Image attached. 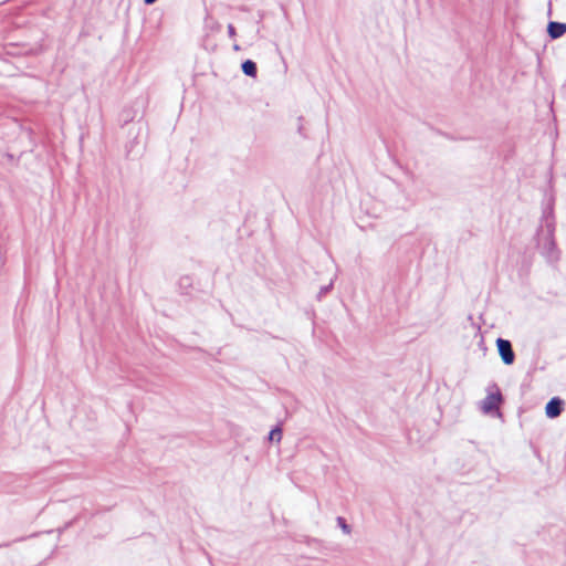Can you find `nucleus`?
<instances>
[{
  "mask_svg": "<svg viewBox=\"0 0 566 566\" xmlns=\"http://www.w3.org/2000/svg\"><path fill=\"white\" fill-rule=\"evenodd\" d=\"M337 524L345 534H350L352 527L347 524L346 520L342 516L337 517Z\"/></svg>",
  "mask_w": 566,
  "mask_h": 566,
  "instance_id": "6e6552de",
  "label": "nucleus"
},
{
  "mask_svg": "<svg viewBox=\"0 0 566 566\" xmlns=\"http://www.w3.org/2000/svg\"><path fill=\"white\" fill-rule=\"evenodd\" d=\"M156 1H157V0H144V2H145L146 4H153V3H155Z\"/></svg>",
  "mask_w": 566,
  "mask_h": 566,
  "instance_id": "9d476101",
  "label": "nucleus"
},
{
  "mask_svg": "<svg viewBox=\"0 0 566 566\" xmlns=\"http://www.w3.org/2000/svg\"><path fill=\"white\" fill-rule=\"evenodd\" d=\"M242 71L245 75L254 77L256 75V65L253 61L247 60L242 63Z\"/></svg>",
  "mask_w": 566,
  "mask_h": 566,
  "instance_id": "423d86ee",
  "label": "nucleus"
},
{
  "mask_svg": "<svg viewBox=\"0 0 566 566\" xmlns=\"http://www.w3.org/2000/svg\"><path fill=\"white\" fill-rule=\"evenodd\" d=\"M228 34L230 38H234L235 36V29L232 24H229L228 25Z\"/></svg>",
  "mask_w": 566,
  "mask_h": 566,
  "instance_id": "1a4fd4ad",
  "label": "nucleus"
},
{
  "mask_svg": "<svg viewBox=\"0 0 566 566\" xmlns=\"http://www.w3.org/2000/svg\"><path fill=\"white\" fill-rule=\"evenodd\" d=\"M282 437H283V433H282V429L280 427H275L269 433V440L271 442L280 443L282 440Z\"/></svg>",
  "mask_w": 566,
  "mask_h": 566,
  "instance_id": "0eeeda50",
  "label": "nucleus"
},
{
  "mask_svg": "<svg viewBox=\"0 0 566 566\" xmlns=\"http://www.w3.org/2000/svg\"><path fill=\"white\" fill-rule=\"evenodd\" d=\"M233 49H234L235 51H239V50H240V46H239L238 44H234Z\"/></svg>",
  "mask_w": 566,
  "mask_h": 566,
  "instance_id": "9b49d317",
  "label": "nucleus"
},
{
  "mask_svg": "<svg viewBox=\"0 0 566 566\" xmlns=\"http://www.w3.org/2000/svg\"><path fill=\"white\" fill-rule=\"evenodd\" d=\"M547 32L552 39H558L566 33V23L552 21L547 25Z\"/></svg>",
  "mask_w": 566,
  "mask_h": 566,
  "instance_id": "20e7f679",
  "label": "nucleus"
},
{
  "mask_svg": "<svg viewBox=\"0 0 566 566\" xmlns=\"http://www.w3.org/2000/svg\"><path fill=\"white\" fill-rule=\"evenodd\" d=\"M543 253L549 262H556L559 258L558 251L556 250L555 243L551 238L546 239V243L543 247Z\"/></svg>",
  "mask_w": 566,
  "mask_h": 566,
  "instance_id": "7ed1b4c3",
  "label": "nucleus"
},
{
  "mask_svg": "<svg viewBox=\"0 0 566 566\" xmlns=\"http://www.w3.org/2000/svg\"><path fill=\"white\" fill-rule=\"evenodd\" d=\"M563 401L559 398H553L545 407V412L548 418H556L562 413Z\"/></svg>",
  "mask_w": 566,
  "mask_h": 566,
  "instance_id": "f03ea898",
  "label": "nucleus"
},
{
  "mask_svg": "<svg viewBox=\"0 0 566 566\" xmlns=\"http://www.w3.org/2000/svg\"><path fill=\"white\" fill-rule=\"evenodd\" d=\"M500 399V394H489L482 402L483 411L490 412L497 408Z\"/></svg>",
  "mask_w": 566,
  "mask_h": 566,
  "instance_id": "39448f33",
  "label": "nucleus"
},
{
  "mask_svg": "<svg viewBox=\"0 0 566 566\" xmlns=\"http://www.w3.org/2000/svg\"><path fill=\"white\" fill-rule=\"evenodd\" d=\"M499 354L505 365H512L515 359L514 352L512 349V344L507 339L497 338L496 340Z\"/></svg>",
  "mask_w": 566,
  "mask_h": 566,
  "instance_id": "f257e3e1",
  "label": "nucleus"
}]
</instances>
